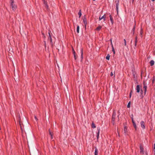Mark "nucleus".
Here are the masks:
<instances>
[{"label": "nucleus", "instance_id": "f257e3e1", "mask_svg": "<svg viewBox=\"0 0 155 155\" xmlns=\"http://www.w3.org/2000/svg\"><path fill=\"white\" fill-rule=\"evenodd\" d=\"M10 3L13 10L15 11L17 8V5L14 4L13 0H10Z\"/></svg>", "mask_w": 155, "mask_h": 155}, {"label": "nucleus", "instance_id": "a18cd8bd", "mask_svg": "<svg viewBox=\"0 0 155 155\" xmlns=\"http://www.w3.org/2000/svg\"><path fill=\"white\" fill-rule=\"evenodd\" d=\"M94 1H95V0H93Z\"/></svg>", "mask_w": 155, "mask_h": 155}, {"label": "nucleus", "instance_id": "c85d7f7f", "mask_svg": "<svg viewBox=\"0 0 155 155\" xmlns=\"http://www.w3.org/2000/svg\"><path fill=\"white\" fill-rule=\"evenodd\" d=\"M132 117H131V120H132V122H134V119H133V115H132Z\"/></svg>", "mask_w": 155, "mask_h": 155}, {"label": "nucleus", "instance_id": "a19ab883", "mask_svg": "<svg viewBox=\"0 0 155 155\" xmlns=\"http://www.w3.org/2000/svg\"><path fill=\"white\" fill-rule=\"evenodd\" d=\"M134 0H132V3H133V2H134Z\"/></svg>", "mask_w": 155, "mask_h": 155}, {"label": "nucleus", "instance_id": "393cba45", "mask_svg": "<svg viewBox=\"0 0 155 155\" xmlns=\"http://www.w3.org/2000/svg\"><path fill=\"white\" fill-rule=\"evenodd\" d=\"M130 102L128 103V104L127 107L128 108H129L130 107Z\"/></svg>", "mask_w": 155, "mask_h": 155}, {"label": "nucleus", "instance_id": "f03ea898", "mask_svg": "<svg viewBox=\"0 0 155 155\" xmlns=\"http://www.w3.org/2000/svg\"><path fill=\"white\" fill-rule=\"evenodd\" d=\"M116 112L115 111H114L113 114H112V117H111V120L113 124H115V120L116 117Z\"/></svg>", "mask_w": 155, "mask_h": 155}, {"label": "nucleus", "instance_id": "7c9ffc66", "mask_svg": "<svg viewBox=\"0 0 155 155\" xmlns=\"http://www.w3.org/2000/svg\"><path fill=\"white\" fill-rule=\"evenodd\" d=\"M140 94L141 95H142L143 94V91L141 89L140 90Z\"/></svg>", "mask_w": 155, "mask_h": 155}, {"label": "nucleus", "instance_id": "aec40b11", "mask_svg": "<svg viewBox=\"0 0 155 155\" xmlns=\"http://www.w3.org/2000/svg\"><path fill=\"white\" fill-rule=\"evenodd\" d=\"M78 15L79 16V17H80L81 15V10H79V12L78 13Z\"/></svg>", "mask_w": 155, "mask_h": 155}, {"label": "nucleus", "instance_id": "e433bc0d", "mask_svg": "<svg viewBox=\"0 0 155 155\" xmlns=\"http://www.w3.org/2000/svg\"><path fill=\"white\" fill-rule=\"evenodd\" d=\"M111 23L113 24L114 22V20H110Z\"/></svg>", "mask_w": 155, "mask_h": 155}, {"label": "nucleus", "instance_id": "c9c22d12", "mask_svg": "<svg viewBox=\"0 0 155 155\" xmlns=\"http://www.w3.org/2000/svg\"><path fill=\"white\" fill-rule=\"evenodd\" d=\"M142 30H141V31H140V35H142Z\"/></svg>", "mask_w": 155, "mask_h": 155}, {"label": "nucleus", "instance_id": "412c9836", "mask_svg": "<svg viewBox=\"0 0 155 155\" xmlns=\"http://www.w3.org/2000/svg\"><path fill=\"white\" fill-rule=\"evenodd\" d=\"M118 5H119V1H117V2L116 4V8L117 9L118 8Z\"/></svg>", "mask_w": 155, "mask_h": 155}, {"label": "nucleus", "instance_id": "f8f14e48", "mask_svg": "<svg viewBox=\"0 0 155 155\" xmlns=\"http://www.w3.org/2000/svg\"><path fill=\"white\" fill-rule=\"evenodd\" d=\"M94 155H98V150L96 147L95 148Z\"/></svg>", "mask_w": 155, "mask_h": 155}, {"label": "nucleus", "instance_id": "ea45409f", "mask_svg": "<svg viewBox=\"0 0 155 155\" xmlns=\"http://www.w3.org/2000/svg\"><path fill=\"white\" fill-rule=\"evenodd\" d=\"M154 151L155 152V144H154Z\"/></svg>", "mask_w": 155, "mask_h": 155}, {"label": "nucleus", "instance_id": "bb28decb", "mask_svg": "<svg viewBox=\"0 0 155 155\" xmlns=\"http://www.w3.org/2000/svg\"><path fill=\"white\" fill-rule=\"evenodd\" d=\"M124 45L125 46H126V40L125 39H124Z\"/></svg>", "mask_w": 155, "mask_h": 155}, {"label": "nucleus", "instance_id": "5701e85b", "mask_svg": "<svg viewBox=\"0 0 155 155\" xmlns=\"http://www.w3.org/2000/svg\"><path fill=\"white\" fill-rule=\"evenodd\" d=\"M101 28V26H99L96 29L98 31V30H100Z\"/></svg>", "mask_w": 155, "mask_h": 155}, {"label": "nucleus", "instance_id": "4c0bfd02", "mask_svg": "<svg viewBox=\"0 0 155 155\" xmlns=\"http://www.w3.org/2000/svg\"><path fill=\"white\" fill-rule=\"evenodd\" d=\"M137 45V43H135V42L134 46L135 47H136Z\"/></svg>", "mask_w": 155, "mask_h": 155}, {"label": "nucleus", "instance_id": "2eb2a0df", "mask_svg": "<svg viewBox=\"0 0 155 155\" xmlns=\"http://www.w3.org/2000/svg\"><path fill=\"white\" fill-rule=\"evenodd\" d=\"M84 24L85 25V27H86V25L87 23V20H83Z\"/></svg>", "mask_w": 155, "mask_h": 155}, {"label": "nucleus", "instance_id": "423d86ee", "mask_svg": "<svg viewBox=\"0 0 155 155\" xmlns=\"http://www.w3.org/2000/svg\"><path fill=\"white\" fill-rule=\"evenodd\" d=\"M143 88L144 89V95H145L146 94L147 91V86L144 83H143Z\"/></svg>", "mask_w": 155, "mask_h": 155}, {"label": "nucleus", "instance_id": "7ed1b4c3", "mask_svg": "<svg viewBox=\"0 0 155 155\" xmlns=\"http://www.w3.org/2000/svg\"><path fill=\"white\" fill-rule=\"evenodd\" d=\"M140 154H143L144 153H143V148L142 146V145H140Z\"/></svg>", "mask_w": 155, "mask_h": 155}, {"label": "nucleus", "instance_id": "4be33fe9", "mask_svg": "<svg viewBox=\"0 0 155 155\" xmlns=\"http://www.w3.org/2000/svg\"><path fill=\"white\" fill-rule=\"evenodd\" d=\"M83 58V51L82 49H81V59H82Z\"/></svg>", "mask_w": 155, "mask_h": 155}, {"label": "nucleus", "instance_id": "20e7f679", "mask_svg": "<svg viewBox=\"0 0 155 155\" xmlns=\"http://www.w3.org/2000/svg\"><path fill=\"white\" fill-rule=\"evenodd\" d=\"M140 125L141 127L143 129H145V123L143 121H141L140 122Z\"/></svg>", "mask_w": 155, "mask_h": 155}, {"label": "nucleus", "instance_id": "58836bf2", "mask_svg": "<svg viewBox=\"0 0 155 155\" xmlns=\"http://www.w3.org/2000/svg\"><path fill=\"white\" fill-rule=\"evenodd\" d=\"M110 41H111V45H113V44H112V39H110Z\"/></svg>", "mask_w": 155, "mask_h": 155}, {"label": "nucleus", "instance_id": "9b49d317", "mask_svg": "<svg viewBox=\"0 0 155 155\" xmlns=\"http://www.w3.org/2000/svg\"><path fill=\"white\" fill-rule=\"evenodd\" d=\"M73 52L74 54V59L75 60H76L77 59V57L75 55V52L73 49Z\"/></svg>", "mask_w": 155, "mask_h": 155}, {"label": "nucleus", "instance_id": "2f4dec72", "mask_svg": "<svg viewBox=\"0 0 155 155\" xmlns=\"http://www.w3.org/2000/svg\"><path fill=\"white\" fill-rule=\"evenodd\" d=\"M103 18H104V15L102 17L100 18H99V19H101Z\"/></svg>", "mask_w": 155, "mask_h": 155}, {"label": "nucleus", "instance_id": "39448f33", "mask_svg": "<svg viewBox=\"0 0 155 155\" xmlns=\"http://www.w3.org/2000/svg\"><path fill=\"white\" fill-rule=\"evenodd\" d=\"M124 133L125 134V135H127V133H128V131H127V128L126 126H124Z\"/></svg>", "mask_w": 155, "mask_h": 155}, {"label": "nucleus", "instance_id": "b1692460", "mask_svg": "<svg viewBox=\"0 0 155 155\" xmlns=\"http://www.w3.org/2000/svg\"><path fill=\"white\" fill-rule=\"evenodd\" d=\"M112 51L115 54V52L114 48L113 45H112Z\"/></svg>", "mask_w": 155, "mask_h": 155}, {"label": "nucleus", "instance_id": "9d476101", "mask_svg": "<svg viewBox=\"0 0 155 155\" xmlns=\"http://www.w3.org/2000/svg\"><path fill=\"white\" fill-rule=\"evenodd\" d=\"M48 34H49V37L48 38V39L50 40L51 43H52V38L51 37V36L50 35V31H49Z\"/></svg>", "mask_w": 155, "mask_h": 155}, {"label": "nucleus", "instance_id": "f3484780", "mask_svg": "<svg viewBox=\"0 0 155 155\" xmlns=\"http://www.w3.org/2000/svg\"><path fill=\"white\" fill-rule=\"evenodd\" d=\"M110 56L109 55V54H108L107 55V56L106 57V58L107 60H109L110 59Z\"/></svg>", "mask_w": 155, "mask_h": 155}, {"label": "nucleus", "instance_id": "79ce46f5", "mask_svg": "<svg viewBox=\"0 0 155 155\" xmlns=\"http://www.w3.org/2000/svg\"><path fill=\"white\" fill-rule=\"evenodd\" d=\"M153 2L155 0H151Z\"/></svg>", "mask_w": 155, "mask_h": 155}, {"label": "nucleus", "instance_id": "4468645a", "mask_svg": "<svg viewBox=\"0 0 155 155\" xmlns=\"http://www.w3.org/2000/svg\"><path fill=\"white\" fill-rule=\"evenodd\" d=\"M135 28V26H134L132 29V32H131V33L133 34V35H134V33Z\"/></svg>", "mask_w": 155, "mask_h": 155}, {"label": "nucleus", "instance_id": "dca6fc26", "mask_svg": "<svg viewBox=\"0 0 155 155\" xmlns=\"http://www.w3.org/2000/svg\"><path fill=\"white\" fill-rule=\"evenodd\" d=\"M77 32L78 33H79V26L78 25L77 28Z\"/></svg>", "mask_w": 155, "mask_h": 155}, {"label": "nucleus", "instance_id": "1a4fd4ad", "mask_svg": "<svg viewBox=\"0 0 155 155\" xmlns=\"http://www.w3.org/2000/svg\"><path fill=\"white\" fill-rule=\"evenodd\" d=\"M97 130H98V132L97 133V140H98L99 136V134H100V128H97Z\"/></svg>", "mask_w": 155, "mask_h": 155}, {"label": "nucleus", "instance_id": "6e6552de", "mask_svg": "<svg viewBox=\"0 0 155 155\" xmlns=\"http://www.w3.org/2000/svg\"><path fill=\"white\" fill-rule=\"evenodd\" d=\"M136 89L137 92L139 93L140 92V88L139 85H137Z\"/></svg>", "mask_w": 155, "mask_h": 155}, {"label": "nucleus", "instance_id": "37998d69", "mask_svg": "<svg viewBox=\"0 0 155 155\" xmlns=\"http://www.w3.org/2000/svg\"><path fill=\"white\" fill-rule=\"evenodd\" d=\"M110 20H111V19H112V18H111L110 17Z\"/></svg>", "mask_w": 155, "mask_h": 155}, {"label": "nucleus", "instance_id": "72a5a7b5", "mask_svg": "<svg viewBox=\"0 0 155 155\" xmlns=\"http://www.w3.org/2000/svg\"><path fill=\"white\" fill-rule=\"evenodd\" d=\"M133 123V125L134 126V125H136V123H135V122H132Z\"/></svg>", "mask_w": 155, "mask_h": 155}, {"label": "nucleus", "instance_id": "0eeeda50", "mask_svg": "<svg viewBox=\"0 0 155 155\" xmlns=\"http://www.w3.org/2000/svg\"><path fill=\"white\" fill-rule=\"evenodd\" d=\"M43 1L44 4L45 5V7L46 8L47 10H48V5H47V2H45V0H43Z\"/></svg>", "mask_w": 155, "mask_h": 155}, {"label": "nucleus", "instance_id": "f704fd0d", "mask_svg": "<svg viewBox=\"0 0 155 155\" xmlns=\"http://www.w3.org/2000/svg\"><path fill=\"white\" fill-rule=\"evenodd\" d=\"M110 75L111 76H112L113 75V72H111L110 73Z\"/></svg>", "mask_w": 155, "mask_h": 155}, {"label": "nucleus", "instance_id": "c756f323", "mask_svg": "<svg viewBox=\"0 0 155 155\" xmlns=\"http://www.w3.org/2000/svg\"><path fill=\"white\" fill-rule=\"evenodd\" d=\"M137 37H136V38H135V43H137Z\"/></svg>", "mask_w": 155, "mask_h": 155}, {"label": "nucleus", "instance_id": "6ab92c4d", "mask_svg": "<svg viewBox=\"0 0 155 155\" xmlns=\"http://www.w3.org/2000/svg\"><path fill=\"white\" fill-rule=\"evenodd\" d=\"M92 127L93 128H96L95 125L93 122L92 124Z\"/></svg>", "mask_w": 155, "mask_h": 155}, {"label": "nucleus", "instance_id": "a211bd4d", "mask_svg": "<svg viewBox=\"0 0 155 155\" xmlns=\"http://www.w3.org/2000/svg\"><path fill=\"white\" fill-rule=\"evenodd\" d=\"M49 134H50V135H51V139H52L53 138V134L51 133L50 131V130H49Z\"/></svg>", "mask_w": 155, "mask_h": 155}, {"label": "nucleus", "instance_id": "cd10ccee", "mask_svg": "<svg viewBox=\"0 0 155 155\" xmlns=\"http://www.w3.org/2000/svg\"><path fill=\"white\" fill-rule=\"evenodd\" d=\"M133 126H134V127L135 130H137V126H136V125H134Z\"/></svg>", "mask_w": 155, "mask_h": 155}, {"label": "nucleus", "instance_id": "ddd939ff", "mask_svg": "<svg viewBox=\"0 0 155 155\" xmlns=\"http://www.w3.org/2000/svg\"><path fill=\"white\" fill-rule=\"evenodd\" d=\"M150 64L151 66H153L154 64V61L153 60H151L150 62Z\"/></svg>", "mask_w": 155, "mask_h": 155}, {"label": "nucleus", "instance_id": "473e14b6", "mask_svg": "<svg viewBox=\"0 0 155 155\" xmlns=\"http://www.w3.org/2000/svg\"><path fill=\"white\" fill-rule=\"evenodd\" d=\"M35 118L36 121H37L38 120V118H37L35 116Z\"/></svg>", "mask_w": 155, "mask_h": 155}, {"label": "nucleus", "instance_id": "a878e982", "mask_svg": "<svg viewBox=\"0 0 155 155\" xmlns=\"http://www.w3.org/2000/svg\"><path fill=\"white\" fill-rule=\"evenodd\" d=\"M132 92V91H131L130 92V94H129V96H130V98L131 96Z\"/></svg>", "mask_w": 155, "mask_h": 155}, {"label": "nucleus", "instance_id": "49530a36", "mask_svg": "<svg viewBox=\"0 0 155 155\" xmlns=\"http://www.w3.org/2000/svg\"><path fill=\"white\" fill-rule=\"evenodd\" d=\"M154 19L155 20V18Z\"/></svg>", "mask_w": 155, "mask_h": 155}, {"label": "nucleus", "instance_id": "c03bdc74", "mask_svg": "<svg viewBox=\"0 0 155 155\" xmlns=\"http://www.w3.org/2000/svg\"><path fill=\"white\" fill-rule=\"evenodd\" d=\"M117 117H119V115H118V116H117Z\"/></svg>", "mask_w": 155, "mask_h": 155}]
</instances>
